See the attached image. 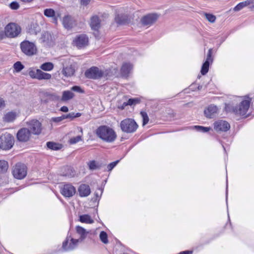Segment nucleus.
Listing matches in <instances>:
<instances>
[{
  "label": "nucleus",
  "mask_w": 254,
  "mask_h": 254,
  "mask_svg": "<svg viewBox=\"0 0 254 254\" xmlns=\"http://www.w3.org/2000/svg\"><path fill=\"white\" fill-rule=\"evenodd\" d=\"M60 192L65 197H70L75 194L76 189L70 184H65L61 187Z\"/></svg>",
  "instance_id": "nucleus-12"
},
{
  "label": "nucleus",
  "mask_w": 254,
  "mask_h": 254,
  "mask_svg": "<svg viewBox=\"0 0 254 254\" xmlns=\"http://www.w3.org/2000/svg\"><path fill=\"white\" fill-rule=\"evenodd\" d=\"M79 221L82 223L87 224H92L94 222L93 220L92 219L91 217L87 214L80 215L79 217Z\"/></svg>",
  "instance_id": "nucleus-29"
},
{
  "label": "nucleus",
  "mask_w": 254,
  "mask_h": 254,
  "mask_svg": "<svg viewBox=\"0 0 254 254\" xmlns=\"http://www.w3.org/2000/svg\"><path fill=\"white\" fill-rule=\"evenodd\" d=\"M82 140V135H78L75 137H73L71 138L69 140V142L71 144H75L79 141H81Z\"/></svg>",
  "instance_id": "nucleus-41"
},
{
  "label": "nucleus",
  "mask_w": 254,
  "mask_h": 254,
  "mask_svg": "<svg viewBox=\"0 0 254 254\" xmlns=\"http://www.w3.org/2000/svg\"><path fill=\"white\" fill-rule=\"evenodd\" d=\"M39 69H35L34 68H30L29 71V75L32 78L37 79L39 71Z\"/></svg>",
  "instance_id": "nucleus-37"
},
{
  "label": "nucleus",
  "mask_w": 254,
  "mask_h": 254,
  "mask_svg": "<svg viewBox=\"0 0 254 254\" xmlns=\"http://www.w3.org/2000/svg\"><path fill=\"white\" fill-rule=\"evenodd\" d=\"M218 108L214 105H211L204 110V114L207 118H212L217 113Z\"/></svg>",
  "instance_id": "nucleus-20"
},
{
  "label": "nucleus",
  "mask_w": 254,
  "mask_h": 254,
  "mask_svg": "<svg viewBox=\"0 0 254 254\" xmlns=\"http://www.w3.org/2000/svg\"><path fill=\"white\" fill-rule=\"evenodd\" d=\"M74 96V94L71 91H64L63 93V96L61 100L63 101H66L72 99Z\"/></svg>",
  "instance_id": "nucleus-28"
},
{
  "label": "nucleus",
  "mask_w": 254,
  "mask_h": 254,
  "mask_svg": "<svg viewBox=\"0 0 254 254\" xmlns=\"http://www.w3.org/2000/svg\"><path fill=\"white\" fill-rule=\"evenodd\" d=\"M30 32L37 34L40 31V28L37 23H32L30 25Z\"/></svg>",
  "instance_id": "nucleus-33"
},
{
  "label": "nucleus",
  "mask_w": 254,
  "mask_h": 254,
  "mask_svg": "<svg viewBox=\"0 0 254 254\" xmlns=\"http://www.w3.org/2000/svg\"><path fill=\"white\" fill-rule=\"evenodd\" d=\"M204 16L206 19L211 23H214L216 20L215 16L212 14L205 13Z\"/></svg>",
  "instance_id": "nucleus-43"
},
{
  "label": "nucleus",
  "mask_w": 254,
  "mask_h": 254,
  "mask_svg": "<svg viewBox=\"0 0 254 254\" xmlns=\"http://www.w3.org/2000/svg\"><path fill=\"white\" fill-rule=\"evenodd\" d=\"M120 127L122 131L130 133L136 130L138 125L133 119L127 118L121 122Z\"/></svg>",
  "instance_id": "nucleus-5"
},
{
  "label": "nucleus",
  "mask_w": 254,
  "mask_h": 254,
  "mask_svg": "<svg viewBox=\"0 0 254 254\" xmlns=\"http://www.w3.org/2000/svg\"><path fill=\"white\" fill-rule=\"evenodd\" d=\"M47 147L51 149L57 150L62 148V145L53 142H48L47 143Z\"/></svg>",
  "instance_id": "nucleus-32"
},
{
  "label": "nucleus",
  "mask_w": 254,
  "mask_h": 254,
  "mask_svg": "<svg viewBox=\"0 0 254 254\" xmlns=\"http://www.w3.org/2000/svg\"><path fill=\"white\" fill-rule=\"evenodd\" d=\"M132 68V65L130 64H124L121 67V73L122 75L124 76H127Z\"/></svg>",
  "instance_id": "nucleus-25"
},
{
  "label": "nucleus",
  "mask_w": 254,
  "mask_h": 254,
  "mask_svg": "<svg viewBox=\"0 0 254 254\" xmlns=\"http://www.w3.org/2000/svg\"><path fill=\"white\" fill-rule=\"evenodd\" d=\"M139 100L137 98L129 99L127 102H124L125 106L135 105L139 103Z\"/></svg>",
  "instance_id": "nucleus-45"
},
{
  "label": "nucleus",
  "mask_w": 254,
  "mask_h": 254,
  "mask_svg": "<svg viewBox=\"0 0 254 254\" xmlns=\"http://www.w3.org/2000/svg\"><path fill=\"white\" fill-rule=\"evenodd\" d=\"M12 174L17 179H22L27 175V169L25 165L21 163L16 164L13 167Z\"/></svg>",
  "instance_id": "nucleus-7"
},
{
  "label": "nucleus",
  "mask_w": 254,
  "mask_h": 254,
  "mask_svg": "<svg viewBox=\"0 0 254 254\" xmlns=\"http://www.w3.org/2000/svg\"><path fill=\"white\" fill-rule=\"evenodd\" d=\"M88 37L85 34L77 35L72 41V45L78 48H82L87 46Z\"/></svg>",
  "instance_id": "nucleus-10"
},
{
  "label": "nucleus",
  "mask_w": 254,
  "mask_h": 254,
  "mask_svg": "<svg viewBox=\"0 0 254 254\" xmlns=\"http://www.w3.org/2000/svg\"><path fill=\"white\" fill-rule=\"evenodd\" d=\"M227 194H228V192H227V191H226V201L227 200Z\"/></svg>",
  "instance_id": "nucleus-58"
},
{
  "label": "nucleus",
  "mask_w": 254,
  "mask_h": 254,
  "mask_svg": "<svg viewBox=\"0 0 254 254\" xmlns=\"http://www.w3.org/2000/svg\"><path fill=\"white\" fill-rule=\"evenodd\" d=\"M24 67V65L20 62H17L13 64V68L17 72H20Z\"/></svg>",
  "instance_id": "nucleus-40"
},
{
  "label": "nucleus",
  "mask_w": 254,
  "mask_h": 254,
  "mask_svg": "<svg viewBox=\"0 0 254 254\" xmlns=\"http://www.w3.org/2000/svg\"><path fill=\"white\" fill-rule=\"evenodd\" d=\"M125 106H126L125 105L124 103H123V105H122V107H119V108H120V109H124V108H125Z\"/></svg>",
  "instance_id": "nucleus-56"
},
{
  "label": "nucleus",
  "mask_w": 254,
  "mask_h": 254,
  "mask_svg": "<svg viewBox=\"0 0 254 254\" xmlns=\"http://www.w3.org/2000/svg\"><path fill=\"white\" fill-rule=\"evenodd\" d=\"M64 27L67 29H70L75 25V20L69 15H65L63 17L62 21Z\"/></svg>",
  "instance_id": "nucleus-19"
},
{
  "label": "nucleus",
  "mask_w": 254,
  "mask_h": 254,
  "mask_svg": "<svg viewBox=\"0 0 254 254\" xmlns=\"http://www.w3.org/2000/svg\"><path fill=\"white\" fill-rule=\"evenodd\" d=\"M40 67L44 71H51L54 68V64L52 63L47 62L41 64Z\"/></svg>",
  "instance_id": "nucleus-31"
},
{
  "label": "nucleus",
  "mask_w": 254,
  "mask_h": 254,
  "mask_svg": "<svg viewBox=\"0 0 254 254\" xmlns=\"http://www.w3.org/2000/svg\"><path fill=\"white\" fill-rule=\"evenodd\" d=\"M128 17L127 14H118L115 18V20L117 23L120 25L125 24L127 23Z\"/></svg>",
  "instance_id": "nucleus-24"
},
{
  "label": "nucleus",
  "mask_w": 254,
  "mask_h": 254,
  "mask_svg": "<svg viewBox=\"0 0 254 254\" xmlns=\"http://www.w3.org/2000/svg\"><path fill=\"white\" fill-rule=\"evenodd\" d=\"M20 48L22 52L28 57L36 55L37 53V48L34 42L28 40H24L20 44Z\"/></svg>",
  "instance_id": "nucleus-4"
},
{
  "label": "nucleus",
  "mask_w": 254,
  "mask_h": 254,
  "mask_svg": "<svg viewBox=\"0 0 254 254\" xmlns=\"http://www.w3.org/2000/svg\"><path fill=\"white\" fill-rule=\"evenodd\" d=\"M192 254V252L187 251L182 252L180 253L179 254Z\"/></svg>",
  "instance_id": "nucleus-53"
},
{
  "label": "nucleus",
  "mask_w": 254,
  "mask_h": 254,
  "mask_svg": "<svg viewBox=\"0 0 254 254\" xmlns=\"http://www.w3.org/2000/svg\"><path fill=\"white\" fill-rule=\"evenodd\" d=\"M75 231L76 234L79 236V239H77L78 240H79V242H81L84 240L89 233V232L86 229L79 226H76Z\"/></svg>",
  "instance_id": "nucleus-21"
},
{
  "label": "nucleus",
  "mask_w": 254,
  "mask_h": 254,
  "mask_svg": "<svg viewBox=\"0 0 254 254\" xmlns=\"http://www.w3.org/2000/svg\"><path fill=\"white\" fill-rule=\"evenodd\" d=\"M229 124L223 120H219L214 123V128L216 131H226L230 129Z\"/></svg>",
  "instance_id": "nucleus-15"
},
{
  "label": "nucleus",
  "mask_w": 254,
  "mask_h": 254,
  "mask_svg": "<svg viewBox=\"0 0 254 254\" xmlns=\"http://www.w3.org/2000/svg\"><path fill=\"white\" fill-rule=\"evenodd\" d=\"M71 90L74 91H76V92H83V91H82V89L80 88V87L79 86H73L71 88Z\"/></svg>",
  "instance_id": "nucleus-49"
},
{
  "label": "nucleus",
  "mask_w": 254,
  "mask_h": 254,
  "mask_svg": "<svg viewBox=\"0 0 254 254\" xmlns=\"http://www.w3.org/2000/svg\"><path fill=\"white\" fill-rule=\"evenodd\" d=\"M99 237L102 243L105 244L108 243V235L105 232L101 231Z\"/></svg>",
  "instance_id": "nucleus-39"
},
{
  "label": "nucleus",
  "mask_w": 254,
  "mask_h": 254,
  "mask_svg": "<svg viewBox=\"0 0 254 254\" xmlns=\"http://www.w3.org/2000/svg\"><path fill=\"white\" fill-rule=\"evenodd\" d=\"M95 133L98 137L102 141L108 143L114 142L117 138V134L115 130L107 126L99 127L96 129Z\"/></svg>",
  "instance_id": "nucleus-2"
},
{
  "label": "nucleus",
  "mask_w": 254,
  "mask_h": 254,
  "mask_svg": "<svg viewBox=\"0 0 254 254\" xmlns=\"http://www.w3.org/2000/svg\"><path fill=\"white\" fill-rule=\"evenodd\" d=\"M248 6H250V7L251 10H254V0H246L244 1L241 2L234 7L233 10L235 11H239Z\"/></svg>",
  "instance_id": "nucleus-17"
},
{
  "label": "nucleus",
  "mask_w": 254,
  "mask_h": 254,
  "mask_svg": "<svg viewBox=\"0 0 254 254\" xmlns=\"http://www.w3.org/2000/svg\"><path fill=\"white\" fill-rule=\"evenodd\" d=\"M90 25L92 30H98L100 27V21L97 16H93L91 18Z\"/></svg>",
  "instance_id": "nucleus-23"
},
{
  "label": "nucleus",
  "mask_w": 254,
  "mask_h": 254,
  "mask_svg": "<svg viewBox=\"0 0 254 254\" xmlns=\"http://www.w3.org/2000/svg\"><path fill=\"white\" fill-rule=\"evenodd\" d=\"M21 1H22L23 2H31V1H32L33 0H21Z\"/></svg>",
  "instance_id": "nucleus-54"
},
{
  "label": "nucleus",
  "mask_w": 254,
  "mask_h": 254,
  "mask_svg": "<svg viewBox=\"0 0 254 254\" xmlns=\"http://www.w3.org/2000/svg\"><path fill=\"white\" fill-rule=\"evenodd\" d=\"M74 116H73L72 115H71V114H69L68 115H63L62 117L54 118L52 119V120L55 122H59L65 119H67V118L72 119V118Z\"/></svg>",
  "instance_id": "nucleus-38"
},
{
  "label": "nucleus",
  "mask_w": 254,
  "mask_h": 254,
  "mask_svg": "<svg viewBox=\"0 0 254 254\" xmlns=\"http://www.w3.org/2000/svg\"><path fill=\"white\" fill-rule=\"evenodd\" d=\"M44 102H47V100H45V101H44Z\"/></svg>",
  "instance_id": "nucleus-59"
},
{
  "label": "nucleus",
  "mask_w": 254,
  "mask_h": 254,
  "mask_svg": "<svg viewBox=\"0 0 254 254\" xmlns=\"http://www.w3.org/2000/svg\"><path fill=\"white\" fill-rule=\"evenodd\" d=\"M46 97H47L48 99H53L54 97L55 96L54 95L49 94V93H46Z\"/></svg>",
  "instance_id": "nucleus-52"
},
{
  "label": "nucleus",
  "mask_w": 254,
  "mask_h": 254,
  "mask_svg": "<svg viewBox=\"0 0 254 254\" xmlns=\"http://www.w3.org/2000/svg\"><path fill=\"white\" fill-rule=\"evenodd\" d=\"M79 240L73 239L71 237H67L63 242L62 248L65 251H72L77 247Z\"/></svg>",
  "instance_id": "nucleus-11"
},
{
  "label": "nucleus",
  "mask_w": 254,
  "mask_h": 254,
  "mask_svg": "<svg viewBox=\"0 0 254 254\" xmlns=\"http://www.w3.org/2000/svg\"><path fill=\"white\" fill-rule=\"evenodd\" d=\"M20 26L15 23H9L5 26L4 30L0 31V40L8 38H15L21 33Z\"/></svg>",
  "instance_id": "nucleus-3"
},
{
  "label": "nucleus",
  "mask_w": 254,
  "mask_h": 254,
  "mask_svg": "<svg viewBox=\"0 0 254 254\" xmlns=\"http://www.w3.org/2000/svg\"><path fill=\"white\" fill-rule=\"evenodd\" d=\"M51 39V36L50 34L46 32L42 34L40 40L43 43H48Z\"/></svg>",
  "instance_id": "nucleus-34"
},
{
  "label": "nucleus",
  "mask_w": 254,
  "mask_h": 254,
  "mask_svg": "<svg viewBox=\"0 0 254 254\" xmlns=\"http://www.w3.org/2000/svg\"><path fill=\"white\" fill-rule=\"evenodd\" d=\"M39 74L38 76V80H42V79H46L48 80L51 78L52 75L51 74L48 73H46L43 71H42L41 70H39Z\"/></svg>",
  "instance_id": "nucleus-30"
},
{
  "label": "nucleus",
  "mask_w": 254,
  "mask_h": 254,
  "mask_svg": "<svg viewBox=\"0 0 254 254\" xmlns=\"http://www.w3.org/2000/svg\"><path fill=\"white\" fill-rule=\"evenodd\" d=\"M81 0V4H82L83 5H87L90 1V0Z\"/></svg>",
  "instance_id": "nucleus-50"
},
{
  "label": "nucleus",
  "mask_w": 254,
  "mask_h": 254,
  "mask_svg": "<svg viewBox=\"0 0 254 254\" xmlns=\"http://www.w3.org/2000/svg\"><path fill=\"white\" fill-rule=\"evenodd\" d=\"M79 129H80V131L81 132V133H82V129L81 127H80Z\"/></svg>",
  "instance_id": "nucleus-57"
},
{
  "label": "nucleus",
  "mask_w": 254,
  "mask_h": 254,
  "mask_svg": "<svg viewBox=\"0 0 254 254\" xmlns=\"http://www.w3.org/2000/svg\"><path fill=\"white\" fill-rule=\"evenodd\" d=\"M10 7L11 9L15 10L19 8V5L18 2L13 1L10 4Z\"/></svg>",
  "instance_id": "nucleus-47"
},
{
  "label": "nucleus",
  "mask_w": 254,
  "mask_h": 254,
  "mask_svg": "<svg viewBox=\"0 0 254 254\" xmlns=\"http://www.w3.org/2000/svg\"><path fill=\"white\" fill-rule=\"evenodd\" d=\"M62 72L65 76H71L74 74V69L71 66H67L63 68Z\"/></svg>",
  "instance_id": "nucleus-27"
},
{
  "label": "nucleus",
  "mask_w": 254,
  "mask_h": 254,
  "mask_svg": "<svg viewBox=\"0 0 254 254\" xmlns=\"http://www.w3.org/2000/svg\"><path fill=\"white\" fill-rule=\"evenodd\" d=\"M5 107V102L4 100L0 97V110L3 109Z\"/></svg>",
  "instance_id": "nucleus-48"
},
{
  "label": "nucleus",
  "mask_w": 254,
  "mask_h": 254,
  "mask_svg": "<svg viewBox=\"0 0 254 254\" xmlns=\"http://www.w3.org/2000/svg\"><path fill=\"white\" fill-rule=\"evenodd\" d=\"M17 139L21 142L27 141L31 136V132L29 129L23 127L19 129L16 134Z\"/></svg>",
  "instance_id": "nucleus-14"
},
{
  "label": "nucleus",
  "mask_w": 254,
  "mask_h": 254,
  "mask_svg": "<svg viewBox=\"0 0 254 254\" xmlns=\"http://www.w3.org/2000/svg\"><path fill=\"white\" fill-rule=\"evenodd\" d=\"M79 194L81 197H86L88 196L91 192L89 186L86 184L81 185L78 189Z\"/></svg>",
  "instance_id": "nucleus-22"
},
{
  "label": "nucleus",
  "mask_w": 254,
  "mask_h": 254,
  "mask_svg": "<svg viewBox=\"0 0 254 254\" xmlns=\"http://www.w3.org/2000/svg\"><path fill=\"white\" fill-rule=\"evenodd\" d=\"M212 49H210L208 50L206 60L202 65L201 73L202 75H205L208 72L210 63H212L213 61V59L212 58Z\"/></svg>",
  "instance_id": "nucleus-16"
},
{
  "label": "nucleus",
  "mask_w": 254,
  "mask_h": 254,
  "mask_svg": "<svg viewBox=\"0 0 254 254\" xmlns=\"http://www.w3.org/2000/svg\"><path fill=\"white\" fill-rule=\"evenodd\" d=\"M19 112L16 111H11L6 113L3 117V120L6 123L13 122L19 116Z\"/></svg>",
  "instance_id": "nucleus-18"
},
{
  "label": "nucleus",
  "mask_w": 254,
  "mask_h": 254,
  "mask_svg": "<svg viewBox=\"0 0 254 254\" xmlns=\"http://www.w3.org/2000/svg\"><path fill=\"white\" fill-rule=\"evenodd\" d=\"M85 76L88 78L97 79L104 76V72L96 66H92L85 72Z\"/></svg>",
  "instance_id": "nucleus-8"
},
{
  "label": "nucleus",
  "mask_w": 254,
  "mask_h": 254,
  "mask_svg": "<svg viewBox=\"0 0 254 254\" xmlns=\"http://www.w3.org/2000/svg\"><path fill=\"white\" fill-rule=\"evenodd\" d=\"M44 14L47 17L53 18L56 23L57 22V17L56 16V12L53 9H45L44 11Z\"/></svg>",
  "instance_id": "nucleus-26"
},
{
  "label": "nucleus",
  "mask_w": 254,
  "mask_h": 254,
  "mask_svg": "<svg viewBox=\"0 0 254 254\" xmlns=\"http://www.w3.org/2000/svg\"><path fill=\"white\" fill-rule=\"evenodd\" d=\"M8 167V163L6 161L4 160L0 161V172H5Z\"/></svg>",
  "instance_id": "nucleus-36"
},
{
  "label": "nucleus",
  "mask_w": 254,
  "mask_h": 254,
  "mask_svg": "<svg viewBox=\"0 0 254 254\" xmlns=\"http://www.w3.org/2000/svg\"><path fill=\"white\" fill-rule=\"evenodd\" d=\"M194 127L198 131L206 132H208L211 129V128L209 127H204L202 126H195Z\"/></svg>",
  "instance_id": "nucleus-42"
},
{
  "label": "nucleus",
  "mask_w": 254,
  "mask_h": 254,
  "mask_svg": "<svg viewBox=\"0 0 254 254\" xmlns=\"http://www.w3.org/2000/svg\"><path fill=\"white\" fill-rule=\"evenodd\" d=\"M26 125L31 133L38 135L42 131V124L37 120H32L26 122Z\"/></svg>",
  "instance_id": "nucleus-9"
},
{
  "label": "nucleus",
  "mask_w": 254,
  "mask_h": 254,
  "mask_svg": "<svg viewBox=\"0 0 254 254\" xmlns=\"http://www.w3.org/2000/svg\"><path fill=\"white\" fill-rule=\"evenodd\" d=\"M14 142V138L10 133H5L0 136V148L2 150L10 149Z\"/></svg>",
  "instance_id": "nucleus-6"
},
{
  "label": "nucleus",
  "mask_w": 254,
  "mask_h": 254,
  "mask_svg": "<svg viewBox=\"0 0 254 254\" xmlns=\"http://www.w3.org/2000/svg\"><path fill=\"white\" fill-rule=\"evenodd\" d=\"M71 115H72L73 116H74L72 118H74V117H79V113H77V116H74V113H70Z\"/></svg>",
  "instance_id": "nucleus-55"
},
{
  "label": "nucleus",
  "mask_w": 254,
  "mask_h": 254,
  "mask_svg": "<svg viewBox=\"0 0 254 254\" xmlns=\"http://www.w3.org/2000/svg\"><path fill=\"white\" fill-rule=\"evenodd\" d=\"M237 100L240 101V98H237L233 100L231 103L225 104V109L226 111L233 112L236 115L245 116L249 109L250 101L247 100H242L240 102L238 106L234 107V101L237 102Z\"/></svg>",
  "instance_id": "nucleus-1"
},
{
  "label": "nucleus",
  "mask_w": 254,
  "mask_h": 254,
  "mask_svg": "<svg viewBox=\"0 0 254 254\" xmlns=\"http://www.w3.org/2000/svg\"><path fill=\"white\" fill-rule=\"evenodd\" d=\"M118 162L119 161H116L109 164L107 166L108 171H111L116 166Z\"/></svg>",
  "instance_id": "nucleus-46"
},
{
  "label": "nucleus",
  "mask_w": 254,
  "mask_h": 254,
  "mask_svg": "<svg viewBox=\"0 0 254 254\" xmlns=\"http://www.w3.org/2000/svg\"><path fill=\"white\" fill-rule=\"evenodd\" d=\"M89 168L91 170H95L100 168V165L95 161H90L88 163Z\"/></svg>",
  "instance_id": "nucleus-35"
},
{
  "label": "nucleus",
  "mask_w": 254,
  "mask_h": 254,
  "mask_svg": "<svg viewBox=\"0 0 254 254\" xmlns=\"http://www.w3.org/2000/svg\"><path fill=\"white\" fill-rule=\"evenodd\" d=\"M159 15L155 13L148 14L143 16L141 19V22L142 25L147 26H150L154 24L158 19Z\"/></svg>",
  "instance_id": "nucleus-13"
},
{
  "label": "nucleus",
  "mask_w": 254,
  "mask_h": 254,
  "mask_svg": "<svg viewBox=\"0 0 254 254\" xmlns=\"http://www.w3.org/2000/svg\"><path fill=\"white\" fill-rule=\"evenodd\" d=\"M61 111L64 112H67L68 111V109L66 106H63L61 108Z\"/></svg>",
  "instance_id": "nucleus-51"
},
{
  "label": "nucleus",
  "mask_w": 254,
  "mask_h": 254,
  "mask_svg": "<svg viewBox=\"0 0 254 254\" xmlns=\"http://www.w3.org/2000/svg\"><path fill=\"white\" fill-rule=\"evenodd\" d=\"M140 114L143 119L142 125L144 126L148 123L149 118L147 113L145 112H141Z\"/></svg>",
  "instance_id": "nucleus-44"
}]
</instances>
